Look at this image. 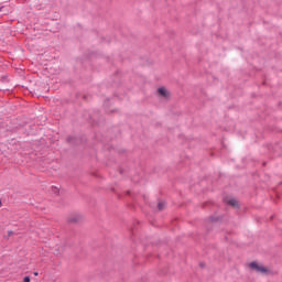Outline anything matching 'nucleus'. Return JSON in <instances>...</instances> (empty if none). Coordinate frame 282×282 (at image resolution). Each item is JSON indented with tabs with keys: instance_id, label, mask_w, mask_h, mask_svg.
<instances>
[{
	"instance_id": "423d86ee",
	"label": "nucleus",
	"mask_w": 282,
	"mask_h": 282,
	"mask_svg": "<svg viewBox=\"0 0 282 282\" xmlns=\"http://www.w3.org/2000/svg\"><path fill=\"white\" fill-rule=\"evenodd\" d=\"M30 281H31L30 276H24L23 278V282H30Z\"/></svg>"
},
{
	"instance_id": "0eeeda50",
	"label": "nucleus",
	"mask_w": 282,
	"mask_h": 282,
	"mask_svg": "<svg viewBox=\"0 0 282 282\" xmlns=\"http://www.w3.org/2000/svg\"><path fill=\"white\" fill-rule=\"evenodd\" d=\"M33 274H34V276H39V272H34Z\"/></svg>"
},
{
	"instance_id": "20e7f679",
	"label": "nucleus",
	"mask_w": 282,
	"mask_h": 282,
	"mask_svg": "<svg viewBox=\"0 0 282 282\" xmlns=\"http://www.w3.org/2000/svg\"><path fill=\"white\" fill-rule=\"evenodd\" d=\"M228 204H229L230 206H237V199H235V198L229 199V200H228Z\"/></svg>"
},
{
	"instance_id": "39448f33",
	"label": "nucleus",
	"mask_w": 282,
	"mask_h": 282,
	"mask_svg": "<svg viewBox=\"0 0 282 282\" xmlns=\"http://www.w3.org/2000/svg\"><path fill=\"white\" fill-rule=\"evenodd\" d=\"M164 206H166V204L160 202V203L158 204L159 210H164Z\"/></svg>"
},
{
	"instance_id": "f257e3e1",
	"label": "nucleus",
	"mask_w": 282,
	"mask_h": 282,
	"mask_svg": "<svg viewBox=\"0 0 282 282\" xmlns=\"http://www.w3.org/2000/svg\"><path fill=\"white\" fill-rule=\"evenodd\" d=\"M250 268H252L253 270H257V272H260L261 274H265V272H268L265 268L259 265L257 262H251Z\"/></svg>"
},
{
	"instance_id": "7ed1b4c3",
	"label": "nucleus",
	"mask_w": 282,
	"mask_h": 282,
	"mask_svg": "<svg viewBox=\"0 0 282 282\" xmlns=\"http://www.w3.org/2000/svg\"><path fill=\"white\" fill-rule=\"evenodd\" d=\"M82 217L80 215L74 214L72 218L73 224H77V221H80Z\"/></svg>"
},
{
	"instance_id": "f03ea898",
	"label": "nucleus",
	"mask_w": 282,
	"mask_h": 282,
	"mask_svg": "<svg viewBox=\"0 0 282 282\" xmlns=\"http://www.w3.org/2000/svg\"><path fill=\"white\" fill-rule=\"evenodd\" d=\"M158 91L161 96H163V98H169V90H166V88L161 87L158 89Z\"/></svg>"
}]
</instances>
